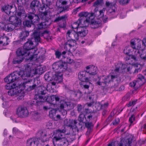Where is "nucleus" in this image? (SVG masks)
I'll return each mask as SVG.
<instances>
[{"label": "nucleus", "instance_id": "6e6d98bb", "mask_svg": "<svg viewBox=\"0 0 146 146\" xmlns=\"http://www.w3.org/2000/svg\"><path fill=\"white\" fill-rule=\"evenodd\" d=\"M85 113H80L79 117H78V120L80 122H83L84 121V118L86 119V116L85 115Z\"/></svg>", "mask_w": 146, "mask_h": 146}, {"label": "nucleus", "instance_id": "5fc2aeb1", "mask_svg": "<svg viewBox=\"0 0 146 146\" xmlns=\"http://www.w3.org/2000/svg\"><path fill=\"white\" fill-rule=\"evenodd\" d=\"M125 62L128 64H133V62L131 58L129 56L126 57L125 58Z\"/></svg>", "mask_w": 146, "mask_h": 146}, {"label": "nucleus", "instance_id": "69168bd1", "mask_svg": "<svg viewBox=\"0 0 146 146\" xmlns=\"http://www.w3.org/2000/svg\"><path fill=\"white\" fill-rule=\"evenodd\" d=\"M79 23H74L72 25V27L73 29H77L79 27Z\"/></svg>", "mask_w": 146, "mask_h": 146}, {"label": "nucleus", "instance_id": "412c9836", "mask_svg": "<svg viewBox=\"0 0 146 146\" xmlns=\"http://www.w3.org/2000/svg\"><path fill=\"white\" fill-rule=\"evenodd\" d=\"M117 0H113V2H110L107 1L105 3L106 6L107 8H110L111 9L108 11V14L113 13H115L116 10L115 7L116 3Z\"/></svg>", "mask_w": 146, "mask_h": 146}, {"label": "nucleus", "instance_id": "864d4df0", "mask_svg": "<svg viewBox=\"0 0 146 146\" xmlns=\"http://www.w3.org/2000/svg\"><path fill=\"white\" fill-rule=\"evenodd\" d=\"M9 39V38L7 37H5L4 38H2V40H1L0 39V45L1 46L6 45L8 44V43L7 42H5V40H6V41L7 40Z\"/></svg>", "mask_w": 146, "mask_h": 146}, {"label": "nucleus", "instance_id": "4468645a", "mask_svg": "<svg viewBox=\"0 0 146 146\" xmlns=\"http://www.w3.org/2000/svg\"><path fill=\"white\" fill-rule=\"evenodd\" d=\"M68 16V14H65L62 16H59L56 17L54 22L57 23L62 21L59 24V27L61 28H64L66 27V21L67 20Z\"/></svg>", "mask_w": 146, "mask_h": 146}, {"label": "nucleus", "instance_id": "bf43d9fd", "mask_svg": "<svg viewBox=\"0 0 146 146\" xmlns=\"http://www.w3.org/2000/svg\"><path fill=\"white\" fill-rule=\"evenodd\" d=\"M56 111L53 109L52 110L49 112V116L51 118H53L55 115Z\"/></svg>", "mask_w": 146, "mask_h": 146}, {"label": "nucleus", "instance_id": "ea45409f", "mask_svg": "<svg viewBox=\"0 0 146 146\" xmlns=\"http://www.w3.org/2000/svg\"><path fill=\"white\" fill-rule=\"evenodd\" d=\"M88 111H86L85 113L86 119V121H89L92 119L93 116L94 115V113L93 112H88Z\"/></svg>", "mask_w": 146, "mask_h": 146}, {"label": "nucleus", "instance_id": "de8ad7c7", "mask_svg": "<svg viewBox=\"0 0 146 146\" xmlns=\"http://www.w3.org/2000/svg\"><path fill=\"white\" fill-rule=\"evenodd\" d=\"M13 87L10 89L7 92L8 94L10 96H13L16 94V89Z\"/></svg>", "mask_w": 146, "mask_h": 146}, {"label": "nucleus", "instance_id": "9b49d317", "mask_svg": "<svg viewBox=\"0 0 146 146\" xmlns=\"http://www.w3.org/2000/svg\"><path fill=\"white\" fill-rule=\"evenodd\" d=\"M52 68L57 72L61 73L64 71L67 68V64L61 61H59L54 63L52 65Z\"/></svg>", "mask_w": 146, "mask_h": 146}, {"label": "nucleus", "instance_id": "c9c22d12", "mask_svg": "<svg viewBox=\"0 0 146 146\" xmlns=\"http://www.w3.org/2000/svg\"><path fill=\"white\" fill-rule=\"evenodd\" d=\"M29 34V32L25 30L22 31L19 35L20 41L25 40V38L28 36Z\"/></svg>", "mask_w": 146, "mask_h": 146}, {"label": "nucleus", "instance_id": "e433bc0d", "mask_svg": "<svg viewBox=\"0 0 146 146\" xmlns=\"http://www.w3.org/2000/svg\"><path fill=\"white\" fill-rule=\"evenodd\" d=\"M101 25L100 22L95 21L91 19L90 23L91 27L93 29L99 27Z\"/></svg>", "mask_w": 146, "mask_h": 146}, {"label": "nucleus", "instance_id": "8fccbe9b", "mask_svg": "<svg viewBox=\"0 0 146 146\" xmlns=\"http://www.w3.org/2000/svg\"><path fill=\"white\" fill-rule=\"evenodd\" d=\"M85 125L86 128L90 130L92 129L94 127V124L91 122L86 121L85 123Z\"/></svg>", "mask_w": 146, "mask_h": 146}, {"label": "nucleus", "instance_id": "6e6552de", "mask_svg": "<svg viewBox=\"0 0 146 146\" xmlns=\"http://www.w3.org/2000/svg\"><path fill=\"white\" fill-rule=\"evenodd\" d=\"M20 49L23 53H24L25 56H29L30 54V51L32 50L34 51L32 53H34L37 50L34 49V46L33 45V42L31 41L27 42L23 46V48H19Z\"/></svg>", "mask_w": 146, "mask_h": 146}, {"label": "nucleus", "instance_id": "37998d69", "mask_svg": "<svg viewBox=\"0 0 146 146\" xmlns=\"http://www.w3.org/2000/svg\"><path fill=\"white\" fill-rule=\"evenodd\" d=\"M135 70L133 72V73H137L140 72L142 69V66L140 64H135L133 65Z\"/></svg>", "mask_w": 146, "mask_h": 146}, {"label": "nucleus", "instance_id": "cd10ccee", "mask_svg": "<svg viewBox=\"0 0 146 146\" xmlns=\"http://www.w3.org/2000/svg\"><path fill=\"white\" fill-rule=\"evenodd\" d=\"M86 68L89 75H94L97 73L98 68L96 67L90 65L86 66Z\"/></svg>", "mask_w": 146, "mask_h": 146}, {"label": "nucleus", "instance_id": "c03bdc74", "mask_svg": "<svg viewBox=\"0 0 146 146\" xmlns=\"http://www.w3.org/2000/svg\"><path fill=\"white\" fill-rule=\"evenodd\" d=\"M77 122L76 120L73 119H70L69 120V123L68 124L69 126L72 128H76V124Z\"/></svg>", "mask_w": 146, "mask_h": 146}, {"label": "nucleus", "instance_id": "79ce46f5", "mask_svg": "<svg viewBox=\"0 0 146 146\" xmlns=\"http://www.w3.org/2000/svg\"><path fill=\"white\" fill-rule=\"evenodd\" d=\"M41 141L42 143H44L48 140V139L47 138L46 133L45 131H41L40 132Z\"/></svg>", "mask_w": 146, "mask_h": 146}, {"label": "nucleus", "instance_id": "a211bd4d", "mask_svg": "<svg viewBox=\"0 0 146 146\" xmlns=\"http://www.w3.org/2000/svg\"><path fill=\"white\" fill-rule=\"evenodd\" d=\"M54 81L49 83L48 84V88H52V86L53 88H56V83L58 84L62 82V78L61 76H59L58 74H55L53 76Z\"/></svg>", "mask_w": 146, "mask_h": 146}, {"label": "nucleus", "instance_id": "1a4fd4ad", "mask_svg": "<svg viewBox=\"0 0 146 146\" xmlns=\"http://www.w3.org/2000/svg\"><path fill=\"white\" fill-rule=\"evenodd\" d=\"M16 13L17 16H11V17H16L17 18L16 20L18 21H20L21 22V25L22 24V20L26 19L27 15L23 7L22 6H18Z\"/></svg>", "mask_w": 146, "mask_h": 146}, {"label": "nucleus", "instance_id": "4c0bfd02", "mask_svg": "<svg viewBox=\"0 0 146 146\" xmlns=\"http://www.w3.org/2000/svg\"><path fill=\"white\" fill-rule=\"evenodd\" d=\"M42 4L43 5L42 7H41V10H43L44 9H45L48 7L51 3L50 0H41Z\"/></svg>", "mask_w": 146, "mask_h": 146}, {"label": "nucleus", "instance_id": "a19ab883", "mask_svg": "<svg viewBox=\"0 0 146 146\" xmlns=\"http://www.w3.org/2000/svg\"><path fill=\"white\" fill-rule=\"evenodd\" d=\"M77 111L80 113H85L86 111L88 110V108H86L84 110V107L81 104H78L77 106Z\"/></svg>", "mask_w": 146, "mask_h": 146}, {"label": "nucleus", "instance_id": "603ef678", "mask_svg": "<svg viewBox=\"0 0 146 146\" xmlns=\"http://www.w3.org/2000/svg\"><path fill=\"white\" fill-rule=\"evenodd\" d=\"M73 94L75 97H77L78 98H80L82 96V93L79 90L74 92Z\"/></svg>", "mask_w": 146, "mask_h": 146}, {"label": "nucleus", "instance_id": "3c124183", "mask_svg": "<svg viewBox=\"0 0 146 146\" xmlns=\"http://www.w3.org/2000/svg\"><path fill=\"white\" fill-rule=\"evenodd\" d=\"M24 26L27 27H31V25H33V23L30 20H26L23 21V23Z\"/></svg>", "mask_w": 146, "mask_h": 146}, {"label": "nucleus", "instance_id": "39448f33", "mask_svg": "<svg viewBox=\"0 0 146 146\" xmlns=\"http://www.w3.org/2000/svg\"><path fill=\"white\" fill-rule=\"evenodd\" d=\"M40 84V80L37 78L30 79L27 78L22 84V86L26 90L31 91L36 88Z\"/></svg>", "mask_w": 146, "mask_h": 146}, {"label": "nucleus", "instance_id": "aec40b11", "mask_svg": "<svg viewBox=\"0 0 146 146\" xmlns=\"http://www.w3.org/2000/svg\"><path fill=\"white\" fill-rule=\"evenodd\" d=\"M75 42L68 40L64 45V48L68 52H73L75 50Z\"/></svg>", "mask_w": 146, "mask_h": 146}, {"label": "nucleus", "instance_id": "9d476101", "mask_svg": "<svg viewBox=\"0 0 146 146\" xmlns=\"http://www.w3.org/2000/svg\"><path fill=\"white\" fill-rule=\"evenodd\" d=\"M68 1L66 0H57L56 3L57 7L59 8L60 13L65 12L69 9V5H67Z\"/></svg>", "mask_w": 146, "mask_h": 146}, {"label": "nucleus", "instance_id": "f8f14e48", "mask_svg": "<svg viewBox=\"0 0 146 146\" xmlns=\"http://www.w3.org/2000/svg\"><path fill=\"white\" fill-rule=\"evenodd\" d=\"M72 108V106L70 103L63 102L61 103L58 108L59 111L63 115L67 114V111Z\"/></svg>", "mask_w": 146, "mask_h": 146}, {"label": "nucleus", "instance_id": "4d7b16f0", "mask_svg": "<svg viewBox=\"0 0 146 146\" xmlns=\"http://www.w3.org/2000/svg\"><path fill=\"white\" fill-rule=\"evenodd\" d=\"M7 83H8L5 86V88L7 90H9L13 87H15V86H16L15 84L14 83L13 84V87L12 85H10V84L12 82H10Z\"/></svg>", "mask_w": 146, "mask_h": 146}, {"label": "nucleus", "instance_id": "7c9ffc66", "mask_svg": "<svg viewBox=\"0 0 146 146\" xmlns=\"http://www.w3.org/2000/svg\"><path fill=\"white\" fill-rule=\"evenodd\" d=\"M76 31L79 34L81 37L85 36L88 33V30L86 27H79L76 29Z\"/></svg>", "mask_w": 146, "mask_h": 146}, {"label": "nucleus", "instance_id": "a18cd8bd", "mask_svg": "<svg viewBox=\"0 0 146 146\" xmlns=\"http://www.w3.org/2000/svg\"><path fill=\"white\" fill-rule=\"evenodd\" d=\"M122 66V64L119 63L117 64V65L115 66V69L114 70V72L116 73H120L121 72L122 70L121 66Z\"/></svg>", "mask_w": 146, "mask_h": 146}, {"label": "nucleus", "instance_id": "c85d7f7f", "mask_svg": "<svg viewBox=\"0 0 146 146\" xmlns=\"http://www.w3.org/2000/svg\"><path fill=\"white\" fill-rule=\"evenodd\" d=\"M41 3L38 0H34L32 1L30 4V8L32 10L33 12L35 11V9H39V8L41 10Z\"/></svg>", "mask_w": 146, "mask_h": 146}, {"label": "nucleus", "instance_id": "20e7f679", "mask_svg": "<svg viewBox=\"0 0 146 146\" xmlns=\"http://www.w3.org/2000/svg\"><path fill=\"white\" fill-rule=\"evenodd\" d=\"M40 97L43 102L46 101L49 103V106L47 105L44 107V108L46 110L53 109L55 105L58 103L60 101V98L59 97L54 95L49 96L46 95V96H40Z\"/></svg>", "mask_w": 146, "mask_h": 146}, {"label": "nucleus", "instance_id": "0eeeda50", "mask_svg": "<svg viewBox=\"0 0 146 146\" xmlns=\"http://www.w3.org/2000/svg\"><path fill=\"white\" fill-rule=\"evenodd\" d=\"M33 64L30 63L26 65L25 69L26 72H28L27 76L30 77L33 74H38L41 75L44 72V68L40 66H38L35 70L33 69Z\"/></svg>", "mask_w": 146, "mask_h": 146}, {"label": "nucleus", "instance_id": "b1692460", "mask_svg": "<svg viewBox=\"0 0 146 146\" xmlns=\"http://www.w3.org/2000/svg\"><path fill=\"white\" fill-rule=\"evenodd\" d=\"M48 31H44L43 33H40L38 31H35L33 33V37L36 42L38 43L40 42V36H43L44 34H47Z\"/></svg>", "mask_w": 146, "mask_h": 146}, {"label": "nucleus", "instance_id": "423d86ee", "mask_svg": "<svg viewBox=\"0 0 146 146\" xmlns=\"http://www.w3.org/2000/svg\"><path fill=\"white\" fill-rule=\"evenodd\" d=\"M17 18L15 17H9V21L11 23L5 25L3 27V29L7 32H11L13 31L16 27H19L21 25L20 21L16 20Z\"/></svg>", "mask_w": 146, "mask_h": 146}, {"label": "nucleus", "instance_id": "a878e982", "mask_svg": "<svg viewBox=\"0 0 146 146\" xmlns=\"http://www.w3.org/2000/svg\"><path fill=\"white\" fill-rule=\"evenodd\" d=\"M140 46H137V49L135 51L134 55L130 54L129 56L131 59H133L134 62L138 61L139 57L142 59V53L141 52V50L138 49L139 48H140Z\"/></svg>", "mask_w": 146, "mask_h": 146}, {"label": "nucleus", "instance_id": "338daca9", "mask_svg": "<svg viewBox=\"0 0 146 146\" xmlns=\"http://www.w3.org/2000/svg\"><path fill=\"white\" fill-rule=\"evenodd\" d=\"M24 96V94L23 93L19 94L17 96V99L18 100H22Z\"/></svg>", "mask_w": 146, "mask_h": 146}, {"label": "nucleus", "instance_id": "f3484780", "mask_svg": "<svg viewBox=\"0 0 146 146\" xmlns=\"http://www.w3.org/2000/svg\"><path fill=\"white\" fill-rule=\"evenodd\" d=\"M67 37L70 38L69 40L75 42V44H76V41L78 40L80 36L79 34L77 32L74 30L68 31L67 33Z\"/></svg>", "mask_w": 146, "mask_h": 146}, {"label": "nucleus", "instance_id": "473e14b6", "mask_svg": "<svg viewBox=\"0 0 146 146\" xmlns=\"http://www.w3.org/2000/svg\"><path fill=\"white\" fill-rule=\"evenodd\" d=\"M50 23L48 22L44 21L38 24L36 28L38 30H40L47 28L50 25Z\"/></svg>", "mask_w": 146, "mask_h": 146}, {"label": "nucleus", "instance_id": "c756f323", "mask_svg": "<svg viewBox=\"0 0 146 146\" xmlns=\"http://www.w3.org/2000/svg\"><path fill=\"white\" fill-rule=\"evenodd\" d=\"M38 139L35 138H30L27 140V146H38Z\"/></svg>", "mask_w": 146, "mask_h": 146}, {"label": "nucleus", "instance_id": "2f4dec72", "mask_svg": "<svg viewBox=\"0 0 146 146\" xmlns=\"http://www.w3.org/2000/svg\"><path fill=\"white\" fill-rule=\"evenodd\" d=\"M90 20L89 19H81L79 22V27H88L89 24Z\"/></svg>", "mask_w": 146, "mask_h": 146}, {"label": "nucleus", "instance_id": "2eb2a0df", "mask_svg": "<svg viewBox=\"0 0 146 146\" xmlns=\"http://www.w3.org/2000/svg\"><path fill=\"white\" fill-rule=\"evenodd\" d=\"M16 114L19 117H25L28 116L29 112L26 107L20 106L17 109Z\"/></svg>", "mask_w": 146, "mask_h": 146}, {"label": "nucleus", "instance_id": "4be33fe9", "mask_svg": "<svg viewBox=\"0 0 146 146\" xmlns=\"http://www.w3.org/2000/svg\"><path fill=\"white\" fill-rule=\"evenodd\" d=\"M89 74L86 71H82L79 72L78 77L79 79L83 82H88L89 81L90 77L88 76Z\"/></svg>", "mask_w": 146, "mask_h": 146}, {"label": "nucleus", "instance_id": "0e129e2a", "mask_svg": "<svg viewBox=\"0 0 146 146\" xmlns=\"http://www.w3.org/2000/svg\"><path fill=\"white\" fill-rule=\"evenodd\" d=\"M11 7V6H10L9 5H5L3 6L2 8V9L3 10V11L5 12H7V9H9V8L10 9Z\"/></svg>", "mask_w": 146, "mask_h": 146}, {"label": "nucleus", "instance_id": "72a5a7b5", "mask_svg": "<svg viewBox=\"0 0 146 146\" xmlns=\"http://www.w3.org/2000/svg\"><path fill=\"white\" fill-rule=\"evenodd\" d=\"M43 102H42L41 99H40V98L38 97L37 99L35 98L32 100L31 101L29 102V104L31 106L34 105L39 106L42 104Z\"/></svg>", "mask_w": 146, "mask_h": 146}, {"label": "nucleus", "instance_id": "f704fd0d", "mask_svg": "<svg viewBox=\"0 0 146 146\" xmlns=\"http://www.w3.org/2000/svg\"><path fill=\"white\" fill-rule=\"evenodd\" d=\"M48 11H45L44 12H41L39 15L40 18L44 20V21L48 22L50 20V19L48 17Z\"/></svg>", "mask_w": 146, "mask_h": 146}, {"label": "nucleus", "instance_id": "f03ea898", "mask_svg": "<svg viewBox=\"0 0 146 146\" xmlns=\"http://www.w3.org/2000/svg\"><path fill=\"white\" fill-rule=\"evenodd\" d=\"M25 73L23 70L16 71L6 77L5 78V81L6 82H13L22 79L25 80L27 78L30 77L27 76L28 72H26L25 68Z\"/></svg>", "mask_w": 146, "mask_h": 146}, {"label": "nucleus", "instance_id": "ddd939ff", "mask_svg": "<svg viewBox=\"0 0 146 146\" xmlns=\"http://www.w3.org/2000/svg\"><path fill=\"white\" fill-rule=\"evenodd\" d=\"M48 91L51 93H53L54 92H55V90L54 88H53L52 86V88H48V84L46 86V88L43 86H41L39 90V93L38 95V96L40 99H41V98L40 97L42 96H46L45 95L47 94V92Z\"/></svg>", "mask_w": 146, "mask_h": 146}, {"label": "nucleus", "instance_id": "7ed1b4c3", "mask_svg": "<svg viewBox=\"0 0 146 146\" xmlns=\"http://www.w3.org/2000/svg\"><path fill=\"white\" fill-rule=\"evenodd\" d=\"M114 80L118 82L120 81L121 79L120 77L117 75H109L107 76H103L98 78V80L96 84L102 87H104L107 83Z\"/></svg>", "mask_w": 146, "mask_h": 146}, {"label": "nucleus", "instance_id": "58836bf2", "mask_svg": "<svg viewBox=\"0 0 146 146\" xmlns=\"http://www.w3.org/2000/svg\"><path fill=\"white\" fill-rule=\"evenodd\" d=\"M105 10L106 8H104L103 9L100 11L99 12L100 15H98V16H100V17H102V20L104 23L107 22L108 21V17L106 16H104V12L105 11Z\"/></svg>", "mask_w": 146, "mask_h": 146}, {"label": "nucleus", "instance_id": "e2e57ef3", "mask_svg": "<svg viewBox=\"0 0 146 146\" xmlns=\"http://www.w3.org/2000/svg\"><path fill=\"white\" fill-rule=\"evenodd\" d=\"M129 0H118V2L120 4L123 5L128 3Z\"/></svg>", "mask_w": 146, "mask_h": 146}, {"label": "nucleus", "instance_id": "680f3d73", "mask_svg": "<svg viewBox=\"0 0 146 146\" xmlns=\"http://www.w3.org/2000/svg\"><path fill=\"white\" fill-rule=\"evenodd\" d=\"M95 108L97 111H99L102 109V104L99 103L96 104Z\"/></svg>", "mask_w": 146, "mask_h": 146}, {"label": "nucleus", "instance_id": "774afa93", "mask_svg": "<svg viewBox=\"0 0 146 146\" xmlns=\"http://www.w3.org/2000/svg\"><path fill=\"white\" fill-rule=\"evenodd\" d=\"M135 116L133 114L132 115L129 117V121L131 123H132L135 120Z\"/></svg>", "mask_w": 146, "mask_h": 146}, {"label": "nucleus", "instance_id": "dca6fc26", "mask_svg": "<svg viewBox=\"0 0 146 146\" xmlns=\"http://www.w3.org/2000/svg\"><path fill=\"white\" fill-rule=\"evenodd\" d=\"M17 56L15 58L13 59V63L14 64H19L21 63L24 58L25 55L22 52L20 49H18L16 51Z\"/></svg>", "mask_w": 146, "mask_h": 146}, {"label": "nucleus", "instance_id": "13d9d810", "mask_svg": "<svg viewBox=\"0 0 146 146\" xmlns=\"http://www.w3.org/2000/svg\"><path fill=\"white\" fill-rule=\"evenodd\" d=\"M17 1L19 6H22L26 3L25 0H17Z\"/></svg>", "mask_w": 146, "mask_h": 146}, {"label": "nucleus", "instance_id": "bb28decb", "mask_svg": "<svg viewBox=\"0 0 146 146\" xmlns=\"http://www.w3.org/2000/svg\"><path fill=\"white\" fill-rule=\"evenodd\" d=\"M34 12L28 14L27 17L33 23H37L40 20V18L38 15L34 14Z\"/></svg>", "mask_w": 146, "mask_h": 146}, {"label": "nucleus", "instance_id": "393cba45", "mask_svg": "<svg viewBox=\"0 0 146 146\" xmlns=\"http://www.w3.org/2000/svg\"><path fill=\"white\" fill-rule=\"evenodd\" d=\"M96 15V14L95 13H88L87 12H81L79 14L81 19H89L90 20V19H93L94 18V16Z\"/></svg>", "mask_w": 146, "mask_h": 146}, {"label": "nucleus", "instance_id": "5701e85b", "mask_svg": "<svg viewBox=\"0 0 146 146\" xmlns=\"http://www.w3.org/2000/svg\"><path fill=\"white\" fill-rule=\"evenodd\" d=\"M133 137H131L124 141L123 143L120 142L119 146H134L135 143Z\"/></svg>", "mask_w": 146, "mask_h": 146}, {"label": "nucleus", "instance_id": "49530a36", "mask_svg": "<svg viewBox=\"0 0 146 146\" xmlns=\"http://www.w3.org/2000/svg\"><path fill=\"white\" fill-rule=\"evenodd\" d=\"M104 4V1L103 0H97L94 3L93 6L94 7H97L99 6H102Z\"/></svg>", "mask_w": 146, "mask_h": 146}, {"label": "nucleus", "instance_id": "052dcab7", "mask_svg": "<svg viewBox=\"0 0 146 146\" xmlns=\"http://www.w3.org/2000/svg\"><path fill=\"white\" fill-rule=\"evenodd\" d=\"M141 52L142 53V59L146 60V48L143 51L141 50Z\"/></svg>", "mask_w": 146, "mask_h": 146}, {"label": "nucleus", "instance_id": "f257e3e1", "mask_svg": "<svg viewBox=\"0 0 146 146\" xmlns=\"http://www.w3.org/2000/svg\"><path fill=\"white\" fill-rule=\"evenodd\" d=\"M66 130L65 128L55 130L54 132L56 136L54 137L53 143L54 146H67L68 142L65 137L64 133Z\"/></svg>", "mask_w": 146, "mask_h": 146}, {"label": "nucleus", "instance_id": "6ab92c4d", "mask_svg": "<svg viewBox=\"0 0 146 146\" xmlns=\"http://www.w3.org/2000/svg\"><path fill=\"white\" fill-rule=\"evenodd\" d=\"M146 80L144 77L141 74H139L137 75V80L133 82L131 86L139 87L143 84L146 82Z\"/></svg>", "mask_w": 146, "mask_h": 146}, {"label": "nucleus", "instance_id": "09e8293b", "mask_svg": "<svg viewBox=\"0 0 146 146\" xmlns=\"http://www.w3.org/2000/svg\"><path fill=\"white\" fill-rule=\"evenodd\" d=\"M131 52V47L128 46L125 47L124 50L123 52L125 54L128 55L129 56L130 55V54Z\"/></svg>", "mask_w": 146, "mask_h": 146}]
</instances>
